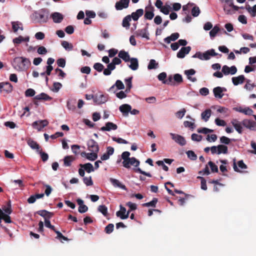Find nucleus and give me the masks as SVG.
Returning a JSON list of instances; mask_svg holds the SVG:
<instances>
[{
	"mask_svg": "<svg viewBox=\"0 0 256 256\" xmlns=\"http://www.w3.org/2000/svg\"><path fill=\"white\" fill-rule=\"evenodd\" d=\"M48 124V122L46 120H44L34 122L32 126L34 128L38 130V131H40L44 127L47 126Z\"/></svg>",
	"mask_w": 256,
	"mask_h": 256,
	"instance_id": "nucleus-7",
	"label": "nucleus"
},
{
	"mask_svg": "<svg viewBox=\"0 0 256 256\" xmlns=\"http://www.w3.org/2000/svg\"><path fill=\"white\" fill-rule=\"evenodd\" d=\"M22 71L26 70L30 65V62L29 59L22 57Z\"/></svg>",
	"mask_w": 256,
	"mask_h": 256,
	"instance_id": "nucleus-38",
	"label": "nucleus"
},
{
	"mask_svg": "<svg viewBox=\"0 0 256 256\" xmlns=\"http://www.w3.org/2000/svg\"><path fill=\"white\" fill-rule=\"evenodd\" d=\"M80 166L84 168L88 173H90L94 170V168L92 164L89 162L85 164H80Z\"/></svg>",
	"mask_w": 256,
	"mask_h": 256,
	"instance_id": "nucleus-28",
	"label": "nucleus"
},
{
	"mask_svg": "<svg viewBox=\"0 0 256 256\" xmlns=\"http://www.w3.org/2000/svg\"><path fill=\"white\" fill-rule=\"evenodd\" d=\"M150 10H148L147 8H146V10L145 14H144L145 18L150 20H152L154 16V7L150 6Z\"/></svg>",
	"mask_w": 256,
	"mask_h": 256,
	"instance_id": "nucleus-37",
	"label": "nucleus"
},
{
	"mask_svg": "<svg viewBox=\"0 0 256 256\" xmlns=\"http://www.w3.org/2000/svg\"><path fill=\"white\" fill-rule=\"evenodd\" d=\"M184 125L186 128H189L190 129L193 130L195 128V125L194 122H192L189 121H184Z\"/></svg>",
	"mask_w": 256,
	"mask_h": 256,
	"instance_id": "nucleus-62",
	"label": "nucleus"
},
{
	"mask_svg": "<svg viewBox=\"0 0 256 256\" xmlns=\"http://www.w3.org/2000/svg\"><path fill=\"white\" fill-rule=\"evenodd\" d=\"M12 28L14 32H16L18 29L22 30H24L22 26V24L18 22H12Z\"/></svg>",
	"mask_w": 256,
	"mask_h": 256,
	"instance_id": "nucleus-40",
	"label": "nucleus"
},
{
	"mask_svg": "<svg viewBox=\"0 0 256 256\" xmlns=\"http://www.w3.org/2000/svg\"><path fill=\"white\" fill-rule=\"evenodd\" d=\"M62 46L66 49V50H72L73 49V46L72 44L69 43L67 41H62Z\"/></svg>",
	"mask_w": 256,
	"mask_h": 256,
	"instance_id": "nucleus-46",
	"label": "nucleus"
},
{
	"mask_svg": "<svg viewBox=\"0 0 256 256\" xmlns=\"http://www.w3.org/2000/svg\"><path fill=\"white\" fill-rule=\"evenodd\" d=\"M34 99L36 100H44L48 101V100H50L52 99V98L51 97H50L47 94H46L44 92H42V93L40 94L36 95L34 98Z\"/></svg>",
	"mask_w": 256,
	"mask_h": 256,
	"instance_id": "nucleus-30",
	"label": "nucleus"
},
{
	"mask_svg": "<svg viewBox=\"0 0 256 256\" xmlns=\"http://www.w3.org/2000/svg\"><path fill=\"white\" fill-rule=\"evenodd\" d=\"M22 57H16L14 58L12 65L14 67L18 70L22 71Z\"/></svg>",
	"mask_w": 256,
	"mask_h": 256,
	"instance_id": "nucleus-18",
	"label": "nucleus"
},
{
	"mask_svg": "<svg viewBox=\"0 0 256 256\" xmlns=\"http://www.w3.org/2000/svg\"><path fill=\"white\" fill-rule=\"evenodd\" d=\"M50 17L55 23H60L64 19L62 14L58 12L52 14Z\"/></svg>",
	"mask_w": 256,
	"mask_h": 256,
	"instance_id": "nucleus-19",
	"label": "nucleus"
},
{
	"mask_svg": "<svg viewBox=\"0 0 256 256\" xmlns=\"http://www.w3.org/2000/svg\"><path fill=\"white\" fill-rule=\"evenodd\" d=\"M220 30V28L217 26H215L213 28L210 32V35L211 38H214Z\"/></svg>",
	"mask_w": 256,
	"mask_h": 256,
	"instance_id": "nucleus-51",
	"label": "nucleus"
},
{
	"mask_svg": "<svg viewBox=\"0 0 256 256\" xmlns=\"http://www.w3.org/2000/svg\"><path fill=\"white\" fill-rule=\"evenodd\" d=\"M171 8L169 5H165L160 9V11L164 14H168Z\"/></svg>",
	"mask_w": 256,
	"mask_h": 256,
	"instance_id": "nucleus-55",
	"label": "nucleus"
},
{
	"mask_svg": "<svg viewBox=\"0 0 256 256\" xmlns=\"http://www.w3.org/2000/svg\"><path fill=\"white\" fill-rule=\"evenodd\" d=\"M132 18L130 15L126 16L122 20V26L126 28H129L130 26V22Z\"/></svg>",
	"mask_w": 256,
	"mask_h": 256,
	"instance_id": "nucleus-42",
	"label": "nucleus"
},
{
	"mask_svg": "<svg viewBox=\"0 0 256 256\" xmlns=\"http://www.w3.org/2000/svg\"><path fill=\"white\" fill-rule=\"evenodd\" d=\"M188 157L192 160H196L197 159V156L192 150H188L186 152Z\"/></svg>",
	"mask_w": 256,
	"mask_h": 256,
	"instance_id": "nucleus-47",
	"label": "nucleus"
},
{
	"mask_svg": "<svg viewBox=\"0 0 256 256\" xmlns=\"http://www.w3.org/2000/svg\"><path fill=\"white\" fill-rule=\"evenodd\" d=\"M94 68L98 72H102V70H104V66L100 63L96 62L95 63L94 65Z\"/></svg>",
	"mask_w": 256,
	"mask_h": 256,
	"instance_id": "nucleus-52",
	"label": "nucleus"
},
{
	"mask_svg": "<svg viewBox=\"0 0 256 256\" xmlns=\"http://www.w3.org/2000/svg\"><path fill=\"white\" fill-rule=\"evenodd\" d=\"M143 14L144 10L142 8H140L137 10L136 12H132L130 16H131V18H132L134 21H136L140 17L143 15Z\"/></svg>",
	"mask_w": 256,
	"mask_h": 256,
	"instance_id": "nucleus-23",
	"label": "nucleus"
},
{
	"mask_svg": "<svg viewBox=\"0 0 256 256\" xmlns=\"http://www.w3.org/2000/svg\"><path fill=\"white\" fill-rule=\"evenodd\" d=\"M13 86L9 82H0V93L5 96L12 92Z\"/></svg>",
	"mask_w": 256,
	"mask_h": 256,
	"instance_id": "nucleus-3",
	"label": "nucleus"
},
{
	"mask_svg": "<svg viewBox=\"0 0 256 256\" xmlns=\"http://www.w3.org/2000/svg\"><path fill=\"white\" fill-rule=\"evenodd\" d=\"M208 164L210 166L212 172H218V166H216L213 162H212V161H210L208 162Z\"/></svg>",
	"mask_w": 256,
	"mask_h": 256,
	"instance_id": "nucleus-63",
	"label": "nucleus"
},
{
	"mask_svg": "<svg viewBox=\"0 0 256 256\" xmlns=\"http://www.w3.org/2000/svg\"><path fill=\"white\" fill-rule=\"evenodd\" d=\"M226 91V89L225 88H222L220 86H217L213 89V92L215 98H222L224 94L223 92Z\"/></svg>",
	"mask_w": 256,
	"mask_h": 256,
	"instance_id": "nucleus-12",
	"label": "nucleus"
},
{
	"mask_svg": "<svg viewBox=\"0 0 256 256\" xmlns=\"http://www.w3.org/2000/svg\"><path fill=\"white\" fill-rule=\"evenodd\" d=\"M110 181L112 184L115 187H118L124 190H126V188L125 185L122 184L118 180L113 178H110Z\"/></svg>",
	"mask_w": 256,
	"mask_h": 256,
	"instance_id": "nucleus-25",
	"label": "nucleus"
},
{
	"mask_svg": "<svg viewBox=\"0 0 256 256\" xmlns=\"http://www.w3.org/2000/svg\"><path fill=\"white\" fill-rule=\"evenodd\" d=\"M122 63V60L119 57L114 58L111 63L108 64L107 68L103 71V74L105 76H109L111 74L112 71L116 68V65L120 64Z\"/></svg>",
	"mask_w": 256,
	"mask_h": 256,
	"instance_id": "nucleus-2",
	"label": "nucleus"
},
{
	"mask_svg": "<svg viewBox=\"0 0 256 256\" xmlns=\"http://www.w3.org/2000/svg\"><path fill=\"white\" fill-rule=\"evenodd\" d=\"M180 36V34L178 32H175L172 34L170 36H168L164 38V40L165 42L167 44H170L171 41H175Z\"/></svg>",
	"mask_w": 256,
	"mask_h": 256,
	"instance_id": "nucleus-26",
	"label": "nucleus"
},
{
	"mask_svg": "<svg viewBox=\"0 0 256 256\" xmlns=\"http://www.w3.org/2000/svg\"><path fill=\"white\" fill-rule=\"evenodd\" d=\"M30 40L29 36L24 38L21 36H20L18 38H16L13 39V42L15 44H20L22 42H28Z\"/></svg>",
	"mask_w": 256,
	"mask_h": 256,
	"instance_id": "nucleus-36",
	"label": "nucleus"
},
{
	"mask_svg": "<svg viewBox=\"0 0 256 256\" xmlns=\"http://www.w3.org/2000/svg\"><path fill=\"white\" fill-rule=\"evenodd\" d=\"M36 214L42 216L43 218H44V219L46 218L50 219L54 216V214L52 212H48L44 210L37 211L36 212Z\"/></svg>",
	"mask_w": 256,
	"mask_h": 256,
	"instance_id": "nucleus-21",
	"label": "nucleus"
},
{
	"mask_svg": "<svg viewBox=\"0 0 256 256\" xmlns=\"http://www.w3.org/2000/svg\"><path fill=\"white\" fill-rule=\"evenodd\" d=\"M192 140L194 141L200 142L202 140V136L196 134H192L191 136Z\"/></svg>",
	"mask_w": 256,
	"mask_h": 256,
	"instance_id": "nucleus-64",
	"label": "nucleus"
},
{
	"mask_svg": "<svg viewBox=\"0 0 256 256\" xmlns=\"http://www.w3.org/2000/svg\"><path fill=\"white\" fill-rule=\"evenodd\" d=\"M157 202H158V198H154L152 201L146 202V203L143 204H142V206H146V207L152 206V207L155 208Z\"/></svg>",
	"mask_w": 256,
	"mask_h": 256,
	"instance_id": "nucleus-45",
	"label": "nucleus"
},
{
	"mask_svg": "<svg viewBox=\"0 0 256 256\" xmlns=\"http://www.w3.org/2000/svg\"><path fill=\"white\" fill-rule=\"evenodd\" d=\"M115 86L117 88L118 90H123L124 88V86L120 80H117L114 84L109 89L108 92H115Z\"/></svg>",
	"mask_w": 256,
	"mask_h": 256,
	"instance_id": "nucleus-16",
	"label": "nucleus"
},
{
	"mask_svg": "<svg viewBox=\"0 0 256 256\" xmlns=\"http://www.w3.org/2000/svg\"><path fill=\"white\" fill-rule=\"evenodd\" d=\"M212 110L210 109H207L203 112L202 114V118L204 120L205 122H207L211 116Z\"/></svg>",
	"mask_w": 256,
	"mask_h": 256,
	"instance_id": "nucleus-41",
	"label": "nucleus"
},
{
	"mask_svg": "<svg viewBox=\"0 0 256 256\" xmlns=\"http://www.w3.org/2000/svg\"><path fill=\"white\" fill-rule=\"evenodd\" d=\"M87 146L88 150L90 152H98L99 147L98 143L94 140L90 139L88 141Z\"/></svg>",
	"mask_w": 256,
	"mask_h": 256,
	"instance_id": "nucleus-10",
	"label": "nucleus"
},
{
	"mask_svg": "<svg viewBox=\"0 0 256 256\" xmlns=\"http://www.w3.org/2000/svg\"><path fill=\"white\" fill-rule=\"evenodd\" d=\"M174 86H178L180 84L183 82V78L182 76L179 74H176L174 75Z\"/></svg>",
	"mask_w": 256,
	"mask_h": 256,
	"instance_id": "nucleus-35",
	"label": "nucleus"
},
{
	"mask_svg": "<svg viewBox=\"0 0 256 256\" xmlns=\"http://www.w3.org/2000/svg\"><path fill=\"white\" fill-rule=\"evenodd\" d=\"M36 18L40 22H46L48 18V12L46 10H42L36 14Z\"/></svg>",
	"mask_w": 256,
	"mask_h": 256,
	"instance_id": "nucleus-4",
	"label": "nucleus"
},
{
	"mask_svg": "<svg viewBox=\"0 0 256 256\" xmlns=\"http://www.w3.org/2000/svg\"><path fill=\"white\" fill-rule=\"evenodd\" d=\"M191 50V47L188 46L186 47H182L177 53L176 56L178 58H182L186 54H188Z\"/></svg>",
	"mask_w": 256,
	"mask_h": 256,
	"instance_id": "nucleus-14",
	"label": "nucleus"
},
{
	"mask_svg": "<svg viewBox=\"0 0 256 256\" xmlns=\"http://www.w3.org/2000/svg\"><path fill=\"white\" fill-rule=\"evenodd\" d=\"M242 125L252 130H256V122L253 120L244 119L242 122Z\"/></svg>",
	"mask_w": 256,
	"mask_h": 256,
	"instance_id": "nucleus-9",
	"label": "nucleus"
},
{
	"mask_svg": "<svg viewBox=\"0 0 256 256\" xmlns=\"http://www.w3.org/2000/svg\"><path fill=\"white\" fill-rule=\"evenodd\" d=\"M2 220H3L6 223L12 222L10 217L8 214H4L2 210L0 208V224H1Z\"/></svg>",
	"mask_w": 256,
	"mask_h": 256,
	"instance_id": "nucleus-32",
	"label": "nucleus"
},
{
	"mask_svg": "<svg viewBox=\"0 0 256 256\" xmlns=\"http://www.w3.org/2000/svg\"><path fill=\"white\" fill-rule=\"evenodd\" d=\"M200 8L197 6H194L191 10L192 14L194 17L198 16L200 14Z\"/></svg>",
	"mask_w": 256,
	"mask_h": 256,
	"instance_id": "nucleus-53",
	"label": "nucleus"
},
{
	"mask_svg": "<svg viewBox=\"0 0 256 256\" xmlns=\"http://www.w3.org/2000/svg\"><path fill=\"white\" fill-rule=\"evenodd\" d=\"M228 153V147L224 144H220L218 146V154H226Z\"/></svg>",
	"mask_w": 256,
	"mask_h": 256,
	"instance_id": "nucleus-39",
	"label": "nucleus"
},
{
	"mask_svg": "<svg viewBox=\"0 0 256 256\" xmlns=\"http://www.w3.org/2000/svg\"><path fill=\"white\" fill-rule=\"evenodd\" d=\"M130 64L128 66L133 70H136L138 68V60L136 58H130Z\"/></svg>",
	"mask_w": 256,
	"mask_h": 256,
	"instance_id": "nucleus-31",
	"label": "nucleus"
},
{
	"mask_svg": "<svg viewBox=\"0 0 256 256\" xmlns=\"http://www.w3.org/2000/svg\"><path fill=\"white\" fill-rule=\"evenodd\" d=\"M74 158L72 156H68L64 158V164L65 166H70L72 162L74 160Z\"/></svg>",
	"mask_w": 256,
	"mask_h": 256,
	"instance_id": "nucleus-33",
	"label": "nucleus"
},
{
	"mask_svg": "<svg viewBox=\"0 0 256 256\" xmlns=\"http://www.w3.org/2000/svg\"><path fill=\"white\" fill-rule=\"evenodd\" d=\"M106 101V98L103 94L100 95L98 97L96 96L94 98V103L100 104L104 103Z\"/></svg>",
	"mask_w": 256,
	"mask_h": 256,
	"instance_id": "nucleus-34",
	"label": "nucleus"
},
{
	"mask_svg": "<svg viewBox=\"0 0 256 256\" xmlns=\"http://www.w3.org/2000/svg\"><path fill=\"white\" fill-rule=\"evenodd\" d=\"M83 182L87 186H90L93 184V182L90 176L89 177H84L83 178Z\"/></svg>",
	"mask_w": 256,
	"mask_h": 256,
	"instance_id": "nucleus-60",
	"label": "nucleus"
},
{
	"mask_svg": "<svg viewBox=\"0 0 256 256\" xmlns=\"http://www.w3.org/2000/svg\"><path fill=\"white\" fill-rule=\"evenodd\" d=\"M44 223H45V226L52 230H53L54 232H55L56 230L54 226L51 224L50 220L49 219H48L46 218H45L44 220Z\"/></svg>",
	"mask_w": 256,
	"mask_h": 256,
	"instance_id": "nucleus-57",
	"label": "nucleus"
},
{
	"mask_svg": "<svg viewBox=\"0 0 256 256\" xmlns=\"http://www.w3.org/2000/svg\"><path fill=\"white\" fill-rule=\"evenodd\" d=\"M196 71L194 69H190L184 71V74L188 76V79L190 80L192 82L196 81V78H191L190 76L194 75Z\"/></svg>",
	"mask_w": 256,
	"mask_h": 256,
	"instance_id": "nucleus-43",
	"label": "nucleus"
},
{
	"mask_svg": "<svg viewBox=\"0 0 256 256\" xmlns=\"http://www.w3.org/2000/svg\"><path fill=\"white\" fill-rule=\"evenodd\" d=\"M98 152H92L86 154V158L90 160H94L98 158Z\"/></svg>",
	"mask_w": 256,
	"mask_h": 256,
	"instance_id": "nucleus-48",
	"label": "nucleus"
},
{
	"mask_svg": "<svg viewBox=\"0 0 256 256\" xmlns=\"http://www.w3.org/2000/svg\"><path fill=\"white\" fill-rule=\"evenodd\" d=\"M170 136L180 146H184L186 144V140L184 136L174 133H170Z\"/></svg>",
	"mask_w": 256,
	"mask_h": 256,
	"instance_id": "nucleus-5",
	"label": "nucleus"
},
{
	"mask_svg": "<svg viewBox=\"0 0 256 256\" xmlns=\"http://www.w3.org/2000/svg\"><path fill=\"white\" fill-rule=\"evenodd\" d=\"M217 54H218L215 52L214 49H211L203 53V58L204 60H208L210 58V56H216Z\"/></svg>",
	"mask_w": 256,
	"mask_h": 256,
	"instance_id": "nucleus-27",
	"label": "nucleus"
},
{
	"mask_svg": "<svg viewBox=\"0 0 256 256\" xmlns=\"http://www.w3.org/2000/svg\"><path fill=\"white\" fill-rule=\"evenodd\" d=\"M222 71L224 75H228L229 74L233 75L236 72L237 68L234 66H232L230 68L225 65L222 66Z\"/></svg>",
	"mask_w": 256,
	"mask_h": 256,
	"instance_id": "nucleus-11",
	"label": "nucleus"
},
{
	"mask_svg": "<svg viewBox=\"0 0 256 256\" xmlns=\"http://www.w3.org/2000/svg\"><path fill=\"white\" fill-rule=\"evenodd\" d=\"M231 123L239 134L242 133V126H241L240 123L236 119H233Z\"/></svg>",
	"mask_w": 256,
	"mask_h": 256,
	"instance_id": "nucleus-29",
	"label": "nucleus"
},
{
	"mask_svg": "<svg viewBox=\"0 0 256 256\" xmlns=\"http://www.w3.org/2000/svg\"><path fill=\"white\" fill-rule=\"evenodd\" d=\"M62 84L58 82H54L53 84V88L52 90L54 92H58L62 88Z\"/></svg>",
	"mask_w": 256,
	"mask_h": 256,
	"instance_id": "nucleus-61",
	"label": "nucleus"
},
{
	"mask_svg": "<svg viewBox=\"0 0 256 256\" xmlns=\"http://www.w3.org/2000/svg\"><path fill=\"white\" fill-rule=\"evenodd\" d=\"M118 56L122 58L125 62H130V58L128 52H126L124 50H122L118 52Z\"/></svg>",
	"mask_w": 256,
	"mask_h": 256,
	"instance_id": "nucleus-22",
	"label": "nucleus"
},
{
	"mask_svg": "<svg viewBox=\"0 0 256 256\" xmlns=\"http://www.w3.org/2000/svg\"><path fill=\"white\" fill-rule=\"evenodd\" d=\"M38 152L40 154L41 158L43 162H44L48 160V154L45 152H42V149H40V151L38 152Z\"/></svg>",
	"mask_w": 256,
	"mask_h": 256,
	"instance_id": "nucleus-54",
	"label": "nucleus"
},
{
	"mask_svg": "<svg viewBox=\"0 0 256 256\" xmlns=\"http://www.w3.org/2000/svg\"><path fill=\"white\" fill-rule=\"evenodd\" d=\"M36 94L35 90L32 88H28L25 92V96L26 97H32Z\"/></svg>",
	"mask_w": 256,
	"mask_h": 256,
	"instance_id": "nucleus-58",
	"label": "nucleus"
},
{
	"mask_svg": "<svg viewBox=\"0 0 256 256\" xmlns=\"http://www.w3.org/2000/svg\"><path fill=\"white\" fill-rule=\"evenodd\" d=\"M130 0H120L115 4V8L117 10H121L126 8L129 6Z\"/></svg>",
	"mask_w": 256,
	"mask_h": 256,
	"instance_id": "nucleus-8",
	"label": "nucleus"
},
{
	"mask_svg": "<svg viewBox=\"0 0 256 256\" xmlns=\"http://www.w3.org/2000/svg\"><path fill=\"white\" fill-rule=\"evenodd\" d=\"M119 110L124 116H128V112L132 110V107L130 104H123L120 106Z\"/></svg>",
	"mask_w": 256,
	"mask_h": 256,
	"instance_id": "nucleus-20",
	"label": "nucleus"
},
{
	"mask_svg": "<svg viewBox=\"0 0 256 256\" xmlns=\"http://www.w3.org/2000/svg\"><path fill=\"white\" fill-rule=\"evenodd\" d=\"M246 9L252 16H256V4L252 8L250 7V6L248 4L246 6Z\"/></svg>",
	"mask_w": 256,
	"mask_h": 256,
	"instance_id": "nucleus-44",
	"label": "nucleus"
},
{
	"mask_svg": "<svg viewBox=\"0 0 256 256\" xmlns=\"http://www.w3.org/2000/svg\"><path fill=\"white\" fill-rule=\"evenodd\" d=\"M118 128V126L116 124L112 122H108L106 124L105 126L100 128V130L110 131L111 130H116Z\"/></svg>",
	"mask_w": 256,
	"mask_h": 256,
	"instance_id": "nucleus-15",
	"label": "nucleus"
},
{
	"mask_svg": "<svg viewBox=\"0 0 256 256\" xmlns=\"http://www.w3.org/2000/svg\"><path fill=\"white\" fill-rule=\"evenodd\" d=\"M130 152H128L126 151L122 153V158L123 160V166L127 168H130V165L138 167L140 164V161L134 157L130 158Z\"/></svg>",
	"mask_w": 256,
	"mask_h": 256,
	"instance_id": "nucleus-1",
	"label": "nucleus"
},
{
	"mask_svg": "<svg viewBox=\"0 0 256 256\" xmlns=\"http://www.w3.org/2000/svg\"><path fill=\"white\" fill-rule=\"evenodd\" d=\"M158 64L154 60H151L148 66V70L156 69L158 68Z\"/></svg>",
	"mask_w": 256,
	"mask_h": 256,
	"instance_id": "nucleus-49",
	"label": "nucleus"
},
{
	"mask_svg": "<svg viewBox=\"0 0 256 256\" xmlns=\"http://www.w3.org/2000/svg\"><path fill=\"white\" fill-rule=\"evenodd\" d=\"M126 208L122 205H120V210L116 212V216L122 220H125L128 218V214H126Z\"/></svg>",
	"mask_w": 256,
	"mask_h": 256,
	"instance_id": "nucleus-17",
	"label": "nucleus"
},
{
	"mask_svg": "<svg viewBox=\"0 0 256 256\" xmlns=\"http://www.w3.org/2000/svg\"><path fill=\"white\" fill-rule=\"evenodd\" d=\"M26 141L27 144L30 148L32 150H36V152L40 151V150L41 149L40 146L39 144L32 138H26Z\"/></svg>",
	"mask_w": 256,
	"mask_h": 256,
	"instance_id": "nucleus-13",
	"label": "nucleus"
},
{
	"mask_svg": "<svg viewBox=\"0 0 256 256\" xmlns=\"http://www.w3.org/2000/svg\"><path fill=\"white\" fill-rule=\"evenodd\" d=\"M148 26H146L144 28L139 29L136 31L134 33L136 36L142 37L145 38L146 40H150L149 33L148 30Z\"/></svg>",
	"mask_w": 256,
	"mask_h": 256,
	"instance_id": "nucleus-6",
	"label": "nucleus"
},
{
	"mask_svg": "<svg viewBox=\"0 0 256 256\" xmlns=\"http://www.w3.org/2000/svg\"><path fill=\"white\" fill-rule=\"evenodd\" d=\"M163 84L170 86H174V76H172V75H170L168 76V79L163 82Z\"/></svg>",
	"mask_w": 256,
	"mask_h": 256,
	"instance_id": "nucleus-59",
	"label": "nucleus"
},
{
	"mask_svg": "<svg viewBox=\"0 0 256 256\" xmlns=\"http://www.w3.org/2000/svg\"><path fill=\"white\" fill-rule=\"evenodd\" d=\"M98 210L104 216H106L108 214V208L105 205L100 206L98 207Z\"/></svg>",
	"mask_w": 256,
	"mask_h": 256,
	"instance_id": "nucleus-50",
	"label": "nucleus"
},
{
	"mask_svg": "<svg viewBox=\"0 0 256 256\" xmlns=\"http://www.w3.org/2000/svg\"><path fill=\"white\" fill-rule=\"evenodd\" d=\"M114 229V225L112 224H108L105 228H104V232L106 234H110L112 233Z\"/></svg>",
	"mask_w": 256,
	"mask_h": 256,
	"instance_id": "nucleus-56",
	"label": "nucleus"
},
{
	"mask_svg": "<svg viewBox=\"0 0 256 256\" xmlns=\"http://www.w3.org/2000/svg\"><path fill=\"white\" fill-rule=\"evenodd\" d=\"M245 80V77L244 75H240L236 77L232 78V82L234 86H238L239 84H242Z\"/></svg>",
	"mask_w": 256,
	"mask_h": 256,
	"instance_id": "nucleus-24",
	"label": "nucleus"
}]
</instances>
